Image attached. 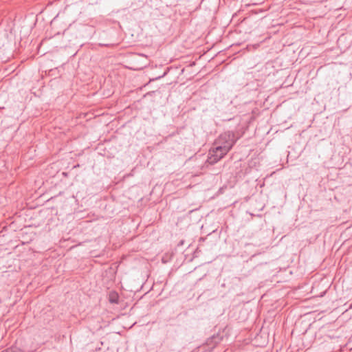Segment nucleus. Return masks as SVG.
I'll return each instance as SVG.
<instances>
[{
  "instance_id": "nucleus-1",
  "label": "nucleus",
  "mask_w": 352,
  "mask_h": 352,
  "mask_svg": "<svg viewBox=\"0 0 352 352\" xmlns=\"http://www.w3.org/2000/svg\"><path fill=\"white\" fill-rule=\"evenodd\" d=\"M238 138L236 137L233 131H228L221 134L217 140V150L222 149L224 153H228L237 141Z\"/></svg>"
},
{
  "instance_id": "nucleus-2",
  "label": "nucleus",
  "mask_w": 352,
  "mask_h": 352,
  "mask_svg": "<svg viewBox=\"0 0 352 352\" xmlns=\"http://www.w3.org/2000/svg\"><path fill=\"white\" fill-rule=\"evenodd\" d=\"M221 159V155H218L217 157L214 156L213 153L210 155V156L208 157V161L210 164H213L217 163L218 161H219Z\"/></svg>"
},
{
  "instance_id": "nucleus-3",
  "label": "nucleus",
  "mask_w": 352,
  "mask_h": 352,
  "mask_svg": "<svg viewBox=\"0 0 352 352\" xmlns=\"http://www.w3.org/2000/svg\"><path fill=\"white\" fill-rule=\"evenodd\" d=\"M212 153L214 156L217 157L218 155H221V158L226 155L228 153H224L222 149L217 150V146L213 148Z\"/></svg>"
},
{
  "instance_id": "nucleus-4",
  "label": "nucleus",
  "mask_w": 352,
  "mask_h": 352,
  "mask_svg": "<svg viewBox=\"0 0 352 352\" xmlns=\"http://www.w3.org/2000/svg\"><path fill=\"white\" fill-rule=\"evenodd\" d=\"M2 352H24L21 349L18 348H10Z\"/></svg>"
},
{
  "instance_id": "nucleus-5",
  "label": "nucleus",
  "mask_w": 352,
  "mask_h": 352,
  "mask_svg": "<svg viewBox=\"0 0 352 352\" xmlns=\"http://www.w3.org/2000/svg\"><path fill=\"white\" fill-rule=\"evenodd\" d=\"M109 300L112 303H117L118 302L117 298H111Z\"/></svg>"
},
{
  "instance_id": "nucleus-6",
  "label": "nucleus",
  "mask_w": 352,
  "mask_h": 352,
  "mask_svg": "<svg viewBox=\"0 0 352 352\" xmlns=\"http://www.w3.org/2000/svg\"><path fill=\"white\" fill-rule=\"evenodd\" d=\"M166 72H164V73L163 74V75H162V76L155 78V80H157V79H160V78H161L162 77H164V76L166 75Z\"/></svg>"
}]
</instances>
